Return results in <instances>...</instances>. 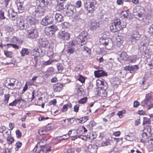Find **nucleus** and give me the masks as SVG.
I'll return each mask as SVG.
<instances>
[{"mask_svg":"<svg viewBox=\"0 0 153 153\" xmlns=\"http://www.w3.org/2000/svg\"><path fill=\"white\" fill-rule=\"evenodd\" d=\"M96 4V0H90L85 4V7L88 13H92L95 10V5Z\"/></svg>","mask_w":153,"mask_h":153,"instance_id":"nucleus-3","label":"nucleus"},{"mask_svg":"<svg viewBox=\"0 0 153 153\" xmlns=\"http://www.w3.org/2000/svg\"><path fill=\"white\" fill-rule=\"evenodd\" d=\"M42 45L43 47H47L48 45V42L47 41H42Z\"/></svg>","mask_w":153,"mask_h":153,"instance_id":"nucleus-58","label":"nucleus"},{"mask_svg":"<svg viewBox=\"0 0 153 153\" xmlns=\"http://www.w3.org/2000/svg\"><path fill=\"white\" fill-rule=\"evenodd\" d=\"M133 105L134 107H137L140 105V103L138 101H135L134 102Z\"/></svg>","mask_w":153,"mask_h":153,"instance_id":"nucleus-60","label":"nucleus"},{"mask_svg":"<svg viewBox=\"0 0 153 153\" xmlns=\"http://www.w3.org/2000/svg\"><path fill=\"white\" fill-rule=\"evenodd\" d=\"M7 45L9 46V45L10 47H12L13 48L16 49H18L19 47L16 44H7Z\"/></svg>","mask_w":153,"mask_h":153,"instance_id":"nucleus-53","label":"nucleus"},{"mask_svg":"<svg viewBox=\"0 0 153 153\" xmlns=\"http://www.w3.org/2000/svg\"><path fill=\"white\" fill-rule=\"evenodd\" d=\"M147 131L146 129H145L143 131V133L142 134V136L143 139H142L141 141H143V142H145L146 141L148 138L147 134L146 132V131Z\"/></svg>","mask_w":153,"mask_h":153,"instance_id":"nucleus-28","label":"nucleus"},{"mask_svg":"<svg viewBox=\"0 0 153 153\" xmlns=\"http://www.w3.org/2000/svg\"><path fill=\"white\" fill-rule=\"evenodd\" d=\"M126 112V111L125 110H123L121 111H120L118 112L117 113V115L120 118H122L123 116V114Z\"/></svg>","mask_w":153,"mask_h":153,"instance_id":"nucleus-41","label":"nucleus"},{"mask_svg":"<svg viewBox=\"0 0 153 153\" xmlns=\"http://www.w3.org/2000/svg\"><path fill=\"white\" fill-rule=\"evenodd\" d=\"M77 79L82 83L84 82L85 81L84 77L81 75H79L78 76Z\"/></svg>","mask_w":153,"mask_h":153,"instance_id":"nucleus-45","label":"nucleus"},{"mask_svg":"<svg viewBox=\"0 0 153 153\" xmlns=\"http://www.w3.org/2000/svg\"><path fill=\"white\" fill-rule=\"evenodd\" d=\"M63 85L62 84L60 83H57L55 84L53 86V88L54 92H60L62 90Z\"/></svg>","mask_w":153,"mask_h":153,"instance_id":"nucleus-19","label":"nucleus"},{"mask_svg":"<svg viewBox=\"0 0 153 153\" xmlns=\"http://www.w3.org/2000/svg\"><path fill=\"white\" fill-rule=\"evenodd\" d=\"M90 26L92 30H95L99 27V23L97 21L92 19L90 23Z\"/></svg>","mask_w":153,"mask_h":153,"instance_id":"nucleus-12","label":"nucleus"},{"mask_svg":"<svg viewBox=\"0 0 153 153\" xmlns=\"http://www.w3.org/2000/svg\"><path fill=\"white\" fill-rule=\"evenodd\" d=\"M120 59L124 61H127L129 59V56L125 52H122L120 54Z\"/></svg>","mask_w":153,"mask_h":153,"instance_id":"nucleus-20","label":"nucleus"},{"mask_svg":"<svg viewBox=\"0 0 153 153\" xmlns=\"http://www.w3.org/2000/svg\"><path fill=\"white\" fill-rule=\"evenodd\" d=\"M27 21L31 25H35L38 22L37 20L35 18L30 16H28L27 17Z\"/></svg>","mask_w":153,"mask_h":153,"instance_id":"nucleus-22","label":"nucleus"},{"mask_svg":"<svg viewBox=\"0 0 153 153\" xmlns=\"http://www.w3.org/2000/svg\"><path fill=\"white\" fill-rule=\"evenodd\" d=\"M120 25L121 27V29L122 28H124L126 26V23L124 21H123L122 22H121L120 20Z\"/></svg>","mask_w":153,"mask_h":153,"instance_id":"nucleus-48","label":"nucleus"},{"mask_svg":"<svg viewBox=\"0 0 153 153\" xmlns=\"http://www.w3.org/2000/svg\"><path fill=\"white\" fill-rule=\"evenodd\" d=\"M83 50L84 51H85L86 53H90L91 51L89 48H88L87 47H84L83 48Z\"/></svg>","mask_w":153,"mask_h":153,"instance_id":"nucleus-61","label":"nucleus"},{"mask_svg":"<svg viewBox=\"0 0 153 153\" xmlns=\"http://www.w3.org/2000/svg\"><path fill=\"white\" fill-rule=\"evenodd\" d=\"M96 124V123L93 120L91 121L89 124V126L91 127H92L95 126Z\"/></svg>","mask_w":153,"mask_h":153,"instance_id":"nucleus-64","label":"nucleus"},{"mask_svg":"<svg viewBox=\"0 0 153 153\" xmlns=\"http://www.w3.org/2000/svg\"><path fill=\"white\" fill-rule=\"evenodd\" d=\"M22 145V143L21 142H20L19 141H18L16 142V147L15 148V149L16 151L18 150L19 148H20Z\"/></svg>","mask_w":153,"mask_h":153,"instance_id":"nucleus-46","label":"nucleus"},{"mask_svg":"<svg viewBox=\"0 0 153 153\" xmlns=\"http://www.w3.org/2000/svg\"><path fill=\"white\" fill-rule=\"evenodd\" d=\"M58 30L57 26L56 25H53L50 27H45V32L47 35L52 36Z\"/></svg>","mask_w":153,"mask_h":153,"instance_id":"nucleus-6","label":"nucleus"},{"mask_svg":"<svg viewBox=\"0 0 153 153\" xmlns=\"http://www.w3.org/2000/svg\"><path fill=\"white\" fill-rule=\"evenodd\" d=\"M11 131H10V129H9L8 131H5V133H3V136L5 138H7L8 137H10L11 136Z\"/></svg>","mask_w":153,"mask_h":153,"instance_id":"nucleus-36","label":"nucleus"},{"mask_svg":"<svg viewBox=\"0 0 153 153\" xmlns=\"http://www.w3.org/2000/svg\"><path fill=\"white\" fill-rule=\"evenodd\" d=\"M7 140L8 143L9 144H11L14 140L13 138L11 136L8 137L7 138Z\"/></svg>","mask_w":153,"mask_h":153,"instance_id":"nucleus-43","label":"nucleus"},{"mask_svg":"<svg viewBox=\"0 0 153 153\" xmlns=\"http://www.w3.org/2000/svg\"><path fill=\"white\" fill-rule=\"evenodd\" d=\"M16 4L18 12L20 13L23 12V10H24V7L22 6L23 3L20 2H17Z\"/></svg>","mask_w":153,"mask_h":153,"instance_id":"nucleus-25","label":"nucleus"},{"mask_svg":"<svg viewBox=\"0 0 153 153\" xmlns=\"http://www.w3.org/2000/svg\"><path fill=\"white\" fill-rule=\"evenodd\" d=\"M88 119V117H84L78 119L79 121V123H85Z\"/></svg>","mask_w":153,"mask_h":153,"instance_id":"nucleus-42","label":"nucleus"},{"mask_svg":"<svg viewBox=\"0 0 153 153\" xmlns=\"http://www.w3.org/2000/svg\"><path fill=\"white\" fill-rule=\"evenodd\" d=\"M16 134L17 137L20 138L22 136V133L19 130H17L16 131Z\"/></svg>","mask_w":153,"mask_h":153,"instance_id":"nucleus-54","label":"nucleus"},{"mask_svg":"<svg viewBox=\"0 0 153 153\" xmlns=\"http://www.w3.org/2000/svg\"><path fill=\"white\" fill-rule=\"evenodd\" d=\"M71 42H73V45L74 46L78 45L80 47L85 44L87 42V40L85 36L79 35L76 38L75 40Z\"/></svg>","mask_w":153,"mask_h":153,"instance_id":"nucleus-4","label":"nucleus"},{"mask_svg":"<svg viewBox=\"0 0 153 153\" xmlns=\"http://www.w3.org/2000/svg\"><path fill=\"white\" fill-rule=\"evenodd\" d=\"M52 50H49L48 51V55L51 58H53L54 53L52 52Z\"/></svg>","mask_w":153,"mask_h":153,"instance_id":"nucleus-47","label":"nucleus"},{"mask_svg":"<svg viewBox=\"0 0 153 153\" xmlns=\"http://www.w3.org/2000/svg\"><path fill=\"white\" fill-rule=\"evenodd\" d=\"M45 128H44L40 129L39 130V133L40 135H45L46 134L47 131H45Z\"/></svg>","mask_w":153,"mask_h":153,"instance_id":"nucleus-35","label":"nucleus"},{"mask_svg":"<svg viewBox=\"0 0 153 153\" xmlns=\"http://www.w3.org/2000/svg\"><path fill=\"white\" fill-rule=\"evenodd\" d=\"M74 19L76 21H79L80 20V16L77 14H76L73 17Z\"/></svg>","mask_w":153,"mask_h":153,"instance_id":"nucleus-51","label":"nucleus"},{"mask_svg":"<svg viewBox=\"0 0 153 153\" xmlns=\"http://www.w3.org/2000/svg\"><path fill=\"white\" fill-rule=\"evenodd\" d=\"M54 69L53 68H50L48 69L47 71L48 73L52 74L54 72Z\"/></svg>","mask_w":153,"mask_h":153,"instance_id":"nucleus-62","label":"nucleus"},{"mask_svg":"<svg viewBox=\"0 0 153 153\" xmlns=\"http://www.w3.org/2000/svg\"><path fill=\"white\" fill-rule=\"evenodd\" d=\"M45 131L47 132L52 129L54 128V125L53 124H50L47 125L45 127Z\"/></svg>","mask_w":153,"mask_h":153,"instance_id":"nucleus-31","label":"nucleus"},{"mask_svg":"<svg viewBox=\"0 0 153 153\" xmlns=\"http://www.w3.org/2000/svg\"><path fill=\"white\" fill-rule=\"evenodd\" d=\"M11 80H13V82H10V83L8 84H6L7 87L9 89L11 90H14L16 88H19L16 85V82L14 79H11Z\"/></svg>","mask_w":153,"mask_h":153,"instance_id":"nucleus-14","label":"nucleus"},{"mask_svg":"<svg viewBox=\"0 0 153 153\" xmlns=\"http://www.w3.org/2000/svg\"><path fill=\"white\" fill-rule=\"evenodd\" d=\"M59 37L64 40H68L70 38V34L66 31H62L59 32Z\"/></svg>","mask_w":153,"mask_h":153,"instance_id":"nucleus-10","label":"nucleus"},{"mask_svg":"<svg viewBox=\"0 0 153 153\" xmlns=\"http://www.w3.org/2000/svg\"><path fill=\"white\" fill-rule=\"evenodd\" d=\"M65 9L63 3L61 2H58V4L56 7V9L57 11H61Z\"/></svg>","mask_w":153,"mask_h":153,"instance_id":"nucleus-26","label":"nucleus"},{"mask_svg":"<svg viewBox=\"0 0 153 153\" xmlns=\"http://www.w3.org/2000/svg\"><path fill=\"white\" fill-rule=\"evenodd\" d=\"M43 143L42 141H40L38 144L37 147H35L33 151L36 153H46L51 151L50 147L47 148V145H42L41 143Z\"/></svg>","mask_w":153,"mask_h":153,"instance_id":"nucleus-2","label":"nucleus"},{"mask_svg":"<svg viewBox=\"0 0 153 153\" xmlns=\"http://www.w3.org/2000/svg\"><path fill=\"white\" fill-rule=\"evenodd\" d=\"M53 62V61L52 59H50L49 60H48L47 61H45L44 62L43 64L44 65H48L50 64L52 62Z\"/></svg>","mask_w":153,"mask_h":153,"instance_id":"nucleus-50","label":"nucleus"},{"mask_svg":"<svg viewBox=\"0 0 153 153\" xmlns=\"http://www.w3.org/2000/svg\"><path fill=\"white\" fill-rule=\"evenodd\" d=\"M68 108L67 105L66 104L64 105L62 109V112H65L67 111L68 109Z\"/></svg>","mask_w":153,"mask_h":153,"instance_id":"nucleus-63","label":"nucleus"},{"mask_svg":"<svg viewBox=\"0 0 153 153\" xmlns=\"http://www.w3.org/2000/svg\"><path fill=\"white\" fill-rule=\"evenodd\" d=\"M110 144L109 142L108 141H102L100 144L101 146H108Z\"/></svg>","mask_w":153,"mask_h":153,"instance_id":"nucleus-52","label":"nucleus"},{"mask_svg":"<svg viewBox=\"0 0 153 153\" xmlns=\"http://www.w3.org/2000/svg\"><path fill=\"white\" fill-rule=\"evenodd\" d=\"M53 21V18L52 17L46 16L42 20L41 24L43 25L47 26L51 24Z\"/></svg>","mask_w":153,"mask_h":153,"instance_id":"nucleus-9","label":"nucleus"},{"mask_svg":"<svg viewBox=\"0 0 153 153\" xmlns=\"http://www.w3.org/2000/svg\"><path fill=\"white\" fill-rule=\"evenodd\" d=\"M57 66L59 72H61L63 69L62 65V64L58 63L57 64Z\"/></svg>","mask_w":153,"mask_h":153,"instance_id":"nucleus-40","label":"nucleus"},{"mask_svg":"<svg viewBox=\"0 0 153 153\" xmlns=\"http://www.w3.org/2000/svg\"><path fill=\"white\" fill-rule=\"evenodd\" d=\"M65 7L66 8L67 12L71 14H73L76 11L75 6L74 5L68 4L67 5H65Z\"/></svg>","mask_w":153,"mask_h":153,"instance_id":"nucleus-15","label":"nucleus"},{"mask_svg":"<svg viewBox=\"0 0 153 153\" xmlns=\"http://www.w3.org/2000/svg\"><path fill=\"white\" fill-rule=\"evenodd\" d=\"M140 38V35L139 32L134 31L130 36L129 40L133 44H135L139 40Z\"/></svg>","mask_w":153,"mask_h":153,"instance_id":"nucleus-7","label":"nucleus"},{"mask_svg":"<svg viewBox=\"0 0 153 153\" xmlns=\"http://www.w3.org/2000/svg\"><path fill=\"white\" fill-rule=\"evenodd\" d=\"M149 32L150 33L153 34V24L150 26L149 27Z\"/></svg>","mask_w":153,"mask_h":153,"instance_id":"nucleus-56","label":"nucleus"},{"mask_svg":"<svg viewBox=\"0 0 153 153\" xmlns=\"http://www.w3.org/2000/svg\"><path fill=\"white\" fill-rule=\"evenodd\" d=\"M79 104H76L74 107V111L75 112H77L78 111L79 107Z\"/></svg>","mask_w":153,"mask_h":153,"instance_id":"nucleus-59","label":"nucleus"},{"mask_svg":"<svg viewBox=\"0 0 153 153\" xmlns=\"http://www.w3.org/2000/svg\"><path fill=\"white\" fill-rule=\"evenodd\" d=\"M38 49H35L32 50L31 52V54L32 55L34 56H39V53L37 51Z\"/></svg>","mask_w":153,"mask_h":153,"instance_id":"nucleus-32","label":"nucleus"},{"mask_svg":"<svg viewBox=\"0 0 153 153\" xmlns=\"http://www.w3.org/2000/svg\"><path fill=\"white\" fill-rule=\"evenodd\" d=\"M94 74L96 77H99L105 76H107V74L103 70H98L94 71Z\"/></svg>","mask_w":153,"mask_h":153,"instance_id":"nucleus-17","label":"nucleus"},{"mask_svg":"<svg viewBox=\"0 0 153 153\" xmlns=\"http://www.w3.org/2000/svg\"><path fill=\"white\" fill-rule=\"evenodd\" d=\"M145 56L147 58H149L151 56V53L148 51H146L145 52Z\"/></svg>","mask_w":153,"mask_h":153,"instance_id":"nucleus-49","label":"nucleus"},{"mask_svg":"<svg viewBox=\"0 0 153 153\" xmlns=\"http://www.w3.org/2000/svg\"><path fill=\"white\" fill-rule=\"evenodd\" d=\"M4 53L5 56L8 57H11L12 56V53L7 51H4Z\"/></svg>","mask_w":153,"mask_h":153,"instance_id":"nucleus-37","label":"nucleus"},{"mask_svg":"<svg viewBox=\"0 0 153 153\" xmlns=\"http://www.w3.org/2000/svg\"><path fill=\"white\" fill-rule=\"evenodd\" d=\"M73 42H70L67 45L68 48L67 51L68 53L72 54L74 53V45H73Z\"/></svg>","mask_w":153,"mask_h":153,"instance_id":"nucleus-16","label":"nucleus"},{"mask_svg":"<svg viewBox=\"0 0 153 153\" xmlns=\"http://www.w3.org/2000/svg\"><path fill=\"white\" fill-rule=\"evenodd\" d=\"M4 96L5 97V101L7 103L10 96V95L9 94H5Z\"/></svg>","mask_w":153,"mask_h":153,"instance_id":"nucleus-57","label":"nucleus"},{"mask_svg":"<svg viewBox=\"0 0 153 153\" xmlns=\"http://www.w3.org/2000/svg\"><path fill=\"white\" fill-rule=\"evenodd\" d=\"M128 16V13L126 11H124L121 14V17L122 18H126Z\"/></svg>","mask_w":153,"mask_h":153,"instance_id":"nucleus-38","label":"nucleus"},{"mask_svg":"<svg viewBox=\"0 0 153 153\" xmlns=\"http://www.w3.org/2000/svg\"><path fill=\"white\" fill-rule=\"evenodd\" d=\"M13 41L14 42L19 44V45L21 44L23 42V41L22 40H20L19 38L16 37H14L13 38Z\"/></svg>","mask_w":153,"mask_h":153,"instance_id":"nucleus-33","label":"nucleus"},{"mask_svg":"<svg viewBox=\"0 0 153 153\" xmlns=\"http://www.w3.org/2000/svg\"><path fill=\"white\" fill-rule=\"evenodd\" d=\"M106 42L104 45L105 48L107 49H111L113 47V44L111 39H109L108 40V42Z\"/></svg>","mask_w":153,"mask_h":153,"instance_id":"nucleus-21","label":"nucleus"},{"mask_svg":"<svg viewBox=\"0 0 153 153\" xmlns=\"http://www.w3.org/2000/svg\"><path fill=\"white\" fill-rule=\"evenodd\" d=\"M20 53L21 56L23 57L25 55H28L29 53V51L26 48H23L20 51Z\"/></svg>","mask_w":153,"mask_h":153,"instance_id":"nucleus-23","label":"nucleus"},{"mask_svg":"<svg viewBox=\"0 0 153 153\" xmlns=\"http://www.w3.org/2000/svg\"><path fill=\"white\" fill-rule=\"evenodd\" d=\"M109 39H105L104 37L100 38L99 40L100 43L103 45H105L106 42H108Z\"/></svg>","mask_w":153,"mask_h":153,"instance_id":"nucleus-34","label":"nucleus"},{"mask_svg":"<svg viewBox=\"0 0 153 153\" xmlns=\"http://www.w3.org/2000/svg\"><path fill=\"white\" fill-rule=\"evenodd\" d=\"M97 137L95 132H90L89 134L87 135V137L91 140L95 139Z\"/></svg>","mask_w":153,"mask_h":153,"instance_id":"nucleus-29","label":"nucleus"},{"mask_svg":"<svg viewBox=\"0 0 153 153\" xmlns=\"http://www.w3.org/2000/svg\"><path fill=\"white\" fill-rule=\"evenodd\" d=\"M18 26L21 30L24 29L25 26V23L23 20L20 21L18 23Z\"/></svg>","mask_w":153,"mask_h":153,"instance_id":"nucleus-27","label":"nucleus"},{"mask_svg":"<svg viewBox=\"0 0 153 153\" xmlns=\"http://www.w3.org/2000/svg\"><path fill=\"white\" fill-rule=\"evenodd\" d=\"M87 100L86 97L83 98L78 101V103L80 104H84L87 101Z\"/></svg>","mask_w":153,"mask_h":153,"instance_id":"nucleus-44","label":"nucleus"},{"mask_svg":"<svg viewBox=\"0 0 153 153\" xmlns=\"http://www.w3.org/2000/svg\"><path fill=\"white\" fill-rule=\"evenodd\" d=\"M125 70L129 71L131 73H133V72L137 70L139 68L138 67L137 65H134L133 66H128L124 67Z\"/></svg>","mask_w":153,"mask_h":153,"instance_id":"nucleus-18","label":"nucleus"},{"mask_svg":"<svg viewBox=\"0 0 153 153\" xmlns=\"http://www.w3.org/2000/svg\"><path fill=\"white\" fill-rule=\"evenodd\" d=\"M55 20L57 22H62L63 20L62 16L59 13H56L55 16Z\"/></svg>","mask_w":153,"mask_h":153,"instance_id":"nucleus-24","label":"nucleus"},{"mask_svg":"<svg viewBox=\"0 0 153 153\" xmlns=\"http://www.w3.org/2000/svg\"><path fill=\"white\" fill-rule=\"evenodd\" d=\"M11 151L10 150L7 148H5L4 149L3 152L1 153H11Z\"/></svg>","mask_w":153,"mask_h":153,"instance_id":"nucleus-55","label":"nucleus"},{"mask_svg":"<svg viewBox=\"0 0 153 153\" xmlns=\"http://www.w3.org/2000/svg\"><path fill=\"white\" fill-rule=\"evenodd\" d=\"M149 98H146L141 102V105L143 106H145L147 105L149 102Z\"/></svg>","mask_w":153,"mask_h":153,"instance_id":"nucleus-30","label":"nucleus"},{"mask_svg":"<svg viewBox=\"0 0 153 153\" xmlns=\"http://www.w3.org/2000/svg\"><path fill=\"white\" fill-rule=\"evenodd\" d=\"M39 6L33 12L35 16H42L43 13V10L42 7H47L50 5L52 3L51 0H40L39 1Z\"/></svg>","mask_w":153,"mask_h":153,"instance_id":"nucleus-1","label":"nucleus"},{"mask_svg":"<svg viewBox=\"0 0 153 153\" xmlns=\"http://www.w3.org/2000/svg\"><path fill=\"white\" fill-rule=\"evenodd\" d=\"M120 19H115L113 23L111 24L110 29L111 31L113 32H116L121 29V26L120 25Z\"/></svg>","mask_w":153,"mask_h":153,"instance_id":"nucleus-5","label":"nucleus"},{"mask_svg":"<svg viewBox=\"0 0 153 153\" xmlns=\"http://www.w3.org/2000/svg\"><path fill=\"white\" fill-rule=\"evenodd\" d=\"M140 11L138 13L136 18L141 21L144 22V18L145 17V11L143 8L141 7Z\"/></svg>","mask_w":153,"mask_h":153,"instance_id":"nucleus-13","label":"nucleus"},{"mask_svg":"<svg viewBox=\"0 0 153 153\" xmlns=\"http://www.w3.org/2000/svg\"><path fill=\"white\" fill-rule=\"evenodd\" d=\"M96 85L98 88L104 89L107 88V83L104 81L100 79H97L96 81Z\"/></svg>","mask_w":153,"mask_h":153,"instance_id":"nucleus-11","label":"nucleus"},{"mask_svg":"<svg viewBox=\"0 0 153 153\" xmlns=\"http://www.w3.org/2000/svg\"><path fill=\"white\" fill-rule=\"evenodd\" d=\"M136 56H129V59L132 63H134L136 61Z\"/></svg>","mask_w":153,"mask_h":153,"instance_id":"nucleus-39","label":"nucleus"},{"mask_svg":"<svg viewBox=\"0 0 153 153\" xmlns=\"http://www.w3.org/2000/svg\"><path fill=\"white\" fill-rule=\"evenodd\" d=\"M27 36L30 39H33L35 38L38 36V32L36 29H32L28 30L27 31Z\"/></svg>","mask_w":153,"mask_h":153,"instance_id":"nucleus-8","label":"nucleus"}]
</instances>
